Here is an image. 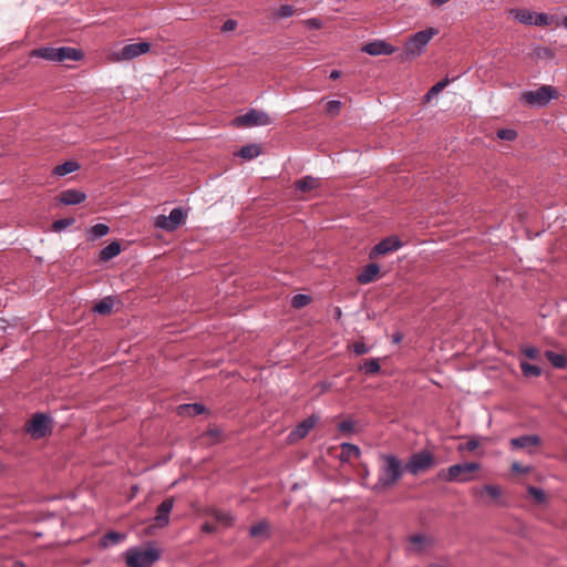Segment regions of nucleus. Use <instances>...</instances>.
I'll return each mask as SVG.
<instances>
[{
  "label": "nucleus",
  "instance_id": "obj_57",
  "mask_svg": "<svg viewBox=\"0 0 567 567\" xmlns=\"http://www.w3.org/2000/svg\"><path fill=\"white\" fill-rule=\"evenodd\" d=\"M561 25L567 29V14L565 16V18L563 19V22H561Z\"/></svg>",
  "mask_w": 567,
  "mask_h": 567
},
{
  "label": "nucleus",
  "instance_id": "obj_45",
  "mask_svg": "<svg viewBox=\"0 0 567 567\" xmlns=\"http://www.w3.org/2000/svg\"><path fill=\"white\" fill-rule=\"evenodd\" d=\"M484 492L493 498H498L502 494L499 486L487 484L484 486Z\"/></svg>",
  "mask_w": 567,
  "mask_h": 567
},
{
  "label": "nucleus",
  "instance_id": "obj_20",
  "mask_svg": "<svg viewBox=\"0 0 567 567\" xmlns=\"http://www.w3.org/2000/svg\"><path fill=\"white\" fill-rule=\"evenodd\" d=\"M206 412V408L202 403L179 404V416H196Z\"/></svg>",
  "mask_w": 567,
  "mask_h": 567
},
{
  "label": "nucleus",
  "instance_id": "obj_43",
  "mask_svg": "<svg viewBox=\"0 0 567 567\" xmlns=\"http://www.w3.org/2000/svg\"><path fill=\"white\" fill-rule=\"evenodd\" d=\"M340 110H341V102L337 101V100H332V101L328 102V104L326 106V112L331 116L339 114Z\"/></svg>",
  "mask_w": 567,
  "mask_h": 567
},
{
  "label": "nucleus",
  "instance_id": "obj_3",
  "mask_svg": "<svg viewBox=\"0 0 567 567\" xmlns=\"http://www.w3.org/2000/svg\"><path fill=\"white\" fill-rule=\"evenodd\" d=\"M32 55L53 62H66L81 60L83 58V52L71 47H42L35 49L32 52Z\"/></svg>",
  "mask_w": 567,
  "mask_h": 567
},
{
  "label": "nucleus",
  "instance_id": "obj_16",
  "mask_svg": "<svg viewBox=\"0 0 567 567\" xmlns=\"http://www.w3.org/2000/svg\"><path fill=\"white\" fill-rule=\"evenodd\" d=\"M86 199V194L78 189H65L60 193L59 202L63 205H78Z\"/></svg>",
  "mask_w": 567,
  "mask_h": 567
},
{
  "label": "nucleus",
  "instance_id": "obj_19",
  "mask_svg": "<svg viewBox=\"0 0 567 567\" xmlns=\"http://www.w3.org/2000/svg\"><path fill=\"white\" fill-rule=\"evenodd\" d=\"M80 164L75 161H66L60 165H56L53 171L52 175L58 177H63L68 174L74 173L80 169Z\"/></svg>",
  "mask_w": 567,
  "mask_h": 567
},
{
  "label": "nucleus",
  "instance_id": "obj_27",
  "mask_svg": "<svg viewBox=\"0 0 567 567\" xmlns=\"http://www.w3.org/2000/svg\"><path fill=\"white\" fill-rule=\"evenodd\" d=\"M261 154V147L258 144L244 145L237 153L244 159H254Z\"/></svg>",
  "mask_w": 567,
  "mask_h": 567
},
{
  "label": "nucleus",
  "instance_id": "obj_9",
  "mask_svg": "<svg viewBox=\"0 0 567 567\" xmlns=\"http://www.w3.org/2000/svg\"><path fill=\"white\" fill-rule=\"evenodd\" d=\"M237 126H266L271 123L269 115L256 109H251L234 120Z\"/></svg>",
  "mask_w": 567,
  "mask_h": 567
},
{
  "label": "nucleus",
  "instance_id": "obj_29",
  "mask_svg": "<svg viewBox=\"0 0 567 567\" xmlns=\"http://www.w3.org/2000/svg\"><path fill=\"white\" fill-rule=\"evenodd\" d=\"M114 307L113 297L109 296L96 302L93 307L94 311L100 315H109L112 312Z\"/></svg>",
  "mask_w": 567,
  "mask_h": 567
},
{
  "label": "nucleus",
  "instance_id": "obj_44",
  "mask_svg": "<svg viewBox=\"0 0 567 567\" xmlns=\"http://www.w3.org/2000/svg\"><path fill=\"white\" fill-rule=\"evenodd\" d=\"M295 13V9L290 4H284L281 6L278 11H277V16L279 18H289L291 17L292 14Z\"/></svg>",
  "mask_w": 567,
  "mask_h": 567
},
{
  "label": "nucleus",
  "instance_id": "obj_58",
  "mask_svg": "<svg viewBox=\"0 0 567 567\" xmlns=\"http://www.w3.org/2000/svg\"><path fill=\"white\" fill-rule=\"evenodd\" d=\"M429 567H445V566L439 565V564H431V565H429Z\"/></svg>",
  "mask_w": 567,
  "mask_h": 567
},
{
  "label": "nucleus",
  "instance_id": "obj_4",
  "mask_svg": "<svg viewBox=\"0 0 567 567\" xmlns=\"http://www.w3.org/2000/svg\"><path fill=\"white\" fill-rule=\"evenodd\" d=\"M124 555L128 567H151L159 558V551L153 547H131Z\"/></svg>",
  "mask_w": 567,
  "mask_h": 567
},
{
  "label": "nucleus",
  "instance_id": "obj_49",
  "mask_svg": "<svg viewBox=\"0 0 567 567\" xmlns=\"http://www.w3.org/2000/svg\"><path fill=\"white\" fill-rule=\"evenodd\" d=\"M511 470L515 473H522V474L530 472L529 466H524V465L519 464L518 462H514L511 466Z\"/></svg>",
  "mask_w": 567,
  "mask_h": 567
},
{
  "label": "nucleus",
  "instance_id": "obj_52",
  "mask_svg": "<svg viewBox=\"0 0 567 567\" xmlns=\"http://www.w3.org/2000/svg\"><path fill=\"white\" fill-rule=\"evenodd\" d=\"M202 529L205 533H213L216 529V526L214 523L206 522L203 524Z\"/></svg>",
  "mask_w": 567,
  "mask_h": 567
},
{
  "label": "nucleus",
  "instance_id": "obj_10",
  "mask_svg": "<svg viewBox=\"0 0 567 567\" xmlns=\"http://www.w3.org/2000/svg\"><path fill=\"white\" fill-rule=\"evenodd\" d=\"M151 43L142 41L138 43L125 44L121 50L113 53L115 61H130L150 51Z\"/></svg>",
  "mask_w": 567,
  "mask_h": 567
},
{
  "label": "nucleus",
  "instance_id": "obj_56",
  "mask_svg": "<svg viewBox=\"0 0 567 567\" xmlns=\"http://www.w3.org/2000/svg\"><path fill=\"white\" fill-rule=\"evenodd\" d=\"M447 1L449 0H431V4L440 7V6L444 4V3H446Z\"/></svg>",
  "mask_w": 567,
  "mask_h": 567
},
{
  "label": "nucleus",
  "instance_id": "obj_32",
  "mask_svg": "<svg viewBox=\"0 0 567 567\" xmlns=\"http://www.w3.org/2000/svg\"><path fill=\"white\" fill-rule=\"evenodd\" d=\"M110 227L105 224H96L92 226L89 230V238L91 240L99 239L101 237H104L109 234Z\"/></svg>",
  "mask_w": 567,
  "mask_h": 567
},
{
  "label": "nucleus",
  "instance_id": "obj_7",
  "mask_svg": "<svg viewBox=\"0 0 567 567\" xmlns=\"http://www.w3.org/2000/svg\"><path fill=\"white\" fill-rule=\"evenodd\" d=\"M558 93L550 85H542L540 87L526 91L522 95V102L532 106H546L551 100L556 99Z\"/></svg>",
  "mask_w": 567,
  "mask_h": 567
},
{
  "label": "nucleus",
  "instance_id": "obj_38",
  "mask_svg": "<svg viewBox=\"0 0 567 567\" xmlns=\"http://www.w3.org/2000/svg\"><path fill=\"white\" fill-rule=\"evenodd\" d=\"M311 301V298L305 293H297L291 299V306L295 308L306 307Z\"/></svg>",
  "mask_w": 567,
  "mask_h": 567
},
{
  "label": "nucleus",
  "instance_id": "obj_5",
  "mask_svg": "<svg viewBox=\"0 0 567 567\" xmlns=\"http://www.w3.org/2000/svg\"><path fill=\"white\" fill-rule=\"evenodd\" d=\"M53 429V420L44 413H35L25 423V432L34 440L42 439L50 434Z\"/></svg>",
  "mask_w": 567,
  "mask_h": 567
},
{
  "label": "nucleus",
  "instance_id": "obj_13",
  "mask_svg": "<svg viewBox=\"0 0 567 567\" xmlns=\"http://www.w3.org/2000/svg\"><path fill=\"white\" fill-rule=\"evenodd\" d=\"M362 51L369 55H390L395 49L384 40H374L363 45Z\"/></svg>",
  "mask_w": 567,
  "mask_h": 567
},
{
  "label": "nucleus",
  "instance_id": "obj_47",
  "mask_svg": "<svg viewBox=\"0 0 567 567\" xmlns=\"http://www.w3.org/2000/svg\"><path fill=\"white\" fill-rule=\"evenodd\" d=\"M303 24L312 30H318L322 27V21L318 18H310L303 21Z\"/></svg>",
  "mask_w": 567,
  "mask_h": 567
},
{
  "label": "nucleus",
  "instance_id": "obj_15",
  "mask_svg": "<svg viewBox=\"0 0 567 567\" xmlns=\"http://www.w3.org/2000/svg\"><path fill=\"white\" fill-rule=\"evenodd\" d=\"M509 444H511L512 449H514V450H517V449L528 450L529 447H535V446L540 445V437L536 434L522 435V436L513 437L509 441Z\"/></svg>",
  "mask_w": 567,
  "mask_h": 567
},
{
  "label": "nucleus",
  "instance_id": "obj_6",
  "mask_svg": "<svg viewBox=\"0 0 567 567\" xmlns=\"http://www.w3.org/2000/svg\"><path fill=\"white\" fill-rule=\"evenodd\" d=\"M480 468V464L475 462L463 463V464H454L447 468L439 473V478L447 481V482H461L465 483L471 481L470 474L477 471Z\"/></svg>",
  "mask_w": 567,
  "mask_h": 567
},
{
  "label": "nucleus",
  "instance_id": "obj_31",
  "mask_svg": "<svg viewBox=\"0 0 567 567\" xmlns=\"http://www.w3.org/2000/svg\"><path fill=\"white\" fill-rule=\"evenodd\" d=\"M212 518L223 526H229L233 523V516L229 513L221 512L219 509H212Z\"/></svg>",
  "mask_w": 567,
  "mask_h": 567
},
{
  "label": "nucleus",
  "instance_id": "obj_34",
  "mask_svg": "<svg viewBox=\"0 0 567 567\" xmlns=\"http://www.w3.org/2000/svg\"><path fill=\"white\" fill-rule=\"evenodd\" d=\"M554 21V17L547 13H537L534 12L533 25L537 27H547L550 25Z\"/></svg>",
  "mask_w": 567,
  "mask_h": 567
},
{
  "label": "nucleus",
  "instance_id": "obj_40",
  "mask_svg": "<svg viewBox=\"0 0 567 567\" xmlns=\"http://www.w3.org/2000/svg\"><path fill=\"white\" fill-rule=\"evenodd\" d=\"M268 532V524L266 522H259L250 528V535L252 537L265 536Z\"/></svg>",
  "mask_w": 567,
  "mask_h": 567
},
{
  "label": "nucleus",
  "instance_id": "obj_12",
  "mask_svg": "<svg viewBox=\"0 0 567 567\" xmlns=\"http://www.w3.org/2000/svg\"><path fill=\"white\" fill-rule=\"evenodd\" d=\"M403 243L395 236H390L379 241L371 250L370 258L383 256L389 252L399 250Z\"/></svg>",
  "mask_w": 567,
  "mask_h": 567
},
{
  "label": "nucleus",
  "instance_id": "obj_51",
  "mask_svg": "<svg viewBox=\"0 0 567 567\" xmlns=\"http://www.w3.org/2000/svg\"><path fill=\"white\" fill-rule=\"evenodd\" d=\"M478 445H480L478 440L471 439L466 443V449L472 452V451L476 450L478 447Z\"/></svg>",
  "mask_w": 567,
  "mask_h": 567
},
{
  "label": "nucleus",
  "instance_id": "obj_39",
  "mask_svg": "<svg viewBox=\"0 0 567 567\" xmlns=\"http://www.w3.org/2000/svg\"><path fill=\"white\" fill-rule=\"evenodd\" d=\"M528 494L536 501L538 504H543L546 502V494L542 488L529 486Z\"/></svg>",
  "mask_w": 567,
  "mask_h": 567
},
{
  "label": "nucleus",
  "instance_id": "obj_24",
  "mask_svg": "<svg viewBox=\"0 0 567 567\" xmlns=\"http://www.w3.org/2000/svg\"><path fill=\"white\" fill-rule=\"evenodd\" d=\"M125 539V535L118 532H109L100 539V546L103 548H107L110 546H114L120 544Z\"/></svg>",
  "mask_w": 567,
  "mask_h": 567
},
{
  "label": "nucleus",
  "instance_id": "obj_35",
  "mask_svg": "<svg viewBox=\"0 0 567 567\" xmlns=\"http://www.w3.org/2000/svg\"><path fill=\"white\" fill-rule=\"evenodd\" d=\"M223 437V431L218 427L209 429L204 434V440L208 443H217Z\"/></svg>",
  "mask_w": 567,
  "mask_h": 567
},
{
  "label": "nucleus",
  "instance_id": "obj_42",
  "mask_svg": "<svg viewBox=\"0 0 567 567\" xmlns=\"http://www.w3.org/2000/svg\"><path fill=\"white\" fill-rule=\"evenodd\" d=\"M497 137L511 142L517 137V133L512 128H502L497 131Z\"/></svg>",
  "mask_w": 567,
  "mask_h": 567
},
{
  "label": "nucleus",
  "instance_id": "obj_25",
  "mask_svg": "<svg viewBox=\"0 0 567 567\" xmlns=\"http://www.w3.org/2000/svg\"><path fill=\"white\" fill-rule=\"evenodd\" d=\"M319 186H320V181L310 175L305 176L301 179L296 182L297 189H299L300 192H303V193L316 189Z\"/></svg>",
  "mask_w": 567,
  "mask_h": 567
},
{
  "label": "nucleus",
  "instance_id": "obj_41",
  "mask_svg": "<svg viewBox=\"0 0 567 567\" xmlns=\"http://www.w3.org/2000/svg\"><path fill=\"white\" fill-rule=\"evenodd\" d=\"M449 83V79H445V80H442V81H439L437 83H435L431 89L430 91L426 93L425 97L426 100L429 101L433 95L440 93Z\"/></svg>",
  "mask_w": 567,
  "mask_h": 567
},
{
  "label": "nucleus",
  "instance_id": "obj_14",
  "mask_svg": "<svg viewBox=\"0 0 567 567\" xmlns=\"http://www.w3.org/2000/svg\"><path fill=\"white\" fill-rule=\"evenodd\" d=\"M318 419L313 415L300 422L289 434L291 441L306 437L316 425Z\"/></svg>",
  "mask_w": 567,
  "mask_h": 567
},
{
  "label": "nucleus",
  "instance_id": "obj_2",
  "mask_svg": "<svg viewBox=\"0 0 567 567\" xmlns=\"http://www.w3.org/2000/svg\"><path fill=\"white\" fill-rule=\"evenodd\" d=\"M437 33V29L427 28L411 34L404 43V59L409 60L420 56L431 39Z\"/></svg>",
  "mask_w": 567,
  "mask_h": 567
},
{
  "label": "nucleus",
  "instance_id": "obj_50",
  "mask_svg": "<svg viewBox=\"0 0 567 567\" xmlns=\"http://www.w3.org/2000/svg\"><path fill=\"white\" fill-rule=\"evenodd\" d=\"M236 27H237V22L233 19H228L224 22V24L221 27V31H224V32L233 31V30H235Z\"/></svg>",
  "mask_w": 567,
  "mask_h": 567
},
{
  "label": "nucleus",
  "instance_id": "obj_37",
  "mask_svg": "<svg viewBox=\"0 0 567 567\" xmlns=\"http://www.w3.org/2000/svg\"><path fill=\"white\" fill-rule=\"evenodd\" d=\"M74 223H75V219L73 217L58 219V220L53 221L52 229L54 231H61V230L72 226Z\"/></svg>",
  "mask_w": 567,
  "mask_h": 567
},
{
  "label": "nucleus",
  "instance_id": "obj_48",
  "mask_svg": "<svg viewBox=\"0 0 567 567\" xmlns=\"http://www.w3.org/2000/svg\"><path fill=\"white\" fill-rule=\"evenodd\" d=\"M523 353L530 360H537L539 358V350L535 347L524 348Z\"/></svg>",
  "mask_w": 567,
  "mask_h": 567
},
{
  "label": "nucleus",
  "instance_id": "obj_54",
  "mask_svg": "<svg viewBox=\"0 0 567 567\" xmlns=\"http://www.w3.org/2000/svg\"><path fill=\"white\" fill-rule=\"evenodd\" d=\"M340 75H341V72H340L339 70H332V71L330 72L329 78H330V79H332V80H337V79H339V78H340Z\"/></svg>",
  "mask_w": 567,
  "mask_h": 567
},
{
  "label": "nucleus",
  "instance_id": "obj_17",
  "mask_svg": "<svg viewBox=\"0 0 567 567\" xmlns=\"http://www.w3.org/2000/svg\"><path fill=\"white\" fill-rule=\"evenodd\" d=\"M155 226L169 231L177 229V207L173 208L168 216H157Z\"/></svg>",
  "mask_w": 567,
  "mask_h": 567
},
{
  "label": "nucleus",
  "instance_id": "obj_53",
  "mask_svg": "<svg viewBox=\"0 0 567 567\" xmlns=\"http://www.w3.org/2000/svg\"><path fill=\"white\" fill-rule=\"evenodd\" d=\"M403 339V336L400 332L393 333L392 336V342L393 343H400Z\"/></svg>",
  "mask_w": 567,
  "mask_h": 567
},
{
  "label": "nucleus",
  "instance_id": "obj_8",
  "mask_svg": "<svg viewBox=\"0 0 567 567\" xmlns=\"http://www.w3.org/2000/svg\"><path fill=\"white\" fill-rule=\"evenodd\" d=\"M434 465V457L429 451H421L411 455L408 463L404 465L406 472L412 475H417L427 471Z\"/></svg>",
  "mask_w": 567,
  "mask_h": 567
},
{
  "label": "nucleus",
  "instance_id": "obj_30",
  "mask_svg": "<svg viewBox=\"0 0 567 567\" xmlns=\"http://www.w3.org/2000/svg\"><path fill=\"white\" fill-rule=\"evenodd\" d=\"M409 540L411 545L408 550L414 553H421L424 545L427 543L426 537L421 534L412 535Z\"/></svg>",
  "mask_w": 567,
  "mask_h": 567
},
{
  "label": "nucleus",
  "instance_id": "obj_1",
  "mask_svg": "<svg viewBox=\"0 0 567 567\" xmlns=\"http://www.w3.org/2000/svg\"><path fill=\"white\" fill-rule=\"evenodd\" d=\"M382 464L379 468V476L371 489L375 493L386 491L394 486L405 471L402 462L393 454H381Z\"/></svg>",
  "mask_w": 567,
  "mask_h": 567
},
{
  "label": "nucleus",
  "instance_id": "obj_26",
  "mask_svg": "<svg viewBox=\"0 0 567 567\" xmlns=\"http://www.w3.org/2000/svg\"><path fill=\"white\" fill-rule=\"evenodd\" d=\"M341 460L350 461L353 457H359L361 455L360 447L352 443H341Z\"/></svg>",
  "mask_w": 567,
  "mask_h": 567
},
{
  "label": "nucleus",
  "instance_id": "obj_36",
  "mask_svg": "<svg viewBox=\"0 0 567 567\" xmlns=\"http://www.w3.org/2000/svg\"><path fill=\"white\" fill-rule=\"evenodd\" d=\"M380 369L381 365L378 359H369L361 367V370H363L367 374H375L380 371Z\"/></svg>",
  "mask_w": 567,
  "mask_h": 567
},
{
  "label": "nucleus",
  "instance_id": "obj_28",
  "mask_svg": "<svg viewBox=\"0 0 567 567\" xmlns=\"http://www.w3.org/2000/svg\"><path fill=\"white\" fill-rule=\"evenodd\" d=\"M338 431L341 435L350 437L359 431L358 422L353 420H344L338 424Z\"/></svg>",
  "mask_w": 567,
  "mask_h": 567
},
{
  "label": "nucleus",
  "instance_id": "obj_18",
  "mask_svg": "<svg viewBox=\"0 0 567 567\" xmlns=\"http://www.w3.org/2000/svg\"><path fill=\"white\" fill-rule=\"evenodd\" d=\"M380 272V266L375 262L368 264L357 276V281L361 285H367L375 280Z\"/></svg>",
  "mask_w": 567,
  "mask_h": 567
},
{
  "label": "nucleus",
  "instance_id": "obj_33",
  "mask_svg": "<svg viewBox=\"0 0 567 567\" xmlns=\"http://www.w3.org/2000/svg\"><path fill=\"white\" fill-rule=\"evenodd\" d=\"M520 370L524 377H539L542 374V369L538 365L530 364L526 361H520L519 363Z\"/></svg>",
  "mask_w": 567,
  "mask_h": 567
},
{
  "label": "nucleus",
  "instance_id": "obj_21",
  "mask_svg": "<svg viewBox=\"0 0 567 567\" xmlns=\"http://www.w3.org/2000/svg\"><path fill=\"white\" fill-rule=\"evenodd\" d=\"M509 16L513 17L519 23L533 25L534 11L527 9H511Z\"/></svg>",
  "mask_w": 567,
  "mask_h": 567
},
{
  "label": "nucleus",
  "instance_id": "obj_46",
  "mask_svg": "<svg viewBox=\"0 0 567 567\" xmlns=\"http://www.w3.org/2000/svg\"><path fill=\"white\" fill-rule=\"evenodd\" d=\"M371 348L367 346L364 342H355L353 344V352L358 355H362L369 353Z\"/></svg>",
  "mask_w": 567,
  "mask_h": 567
},
{
  "label": "nucleus",
  "instance_id": "obj_11",
  "mask_svg": "<svg viewBox=\"0 0 567 567\" xmlns=\"http://www.w3.org/2000/svg\"><path fill=\"white\" fill-rule=\"evenodd\" d=\"M173 506H174L173 497H169V498H166L165 501H163L158 505V507L156 509V514L153 517L150 527L151 528H154V527L162 528V527L166 526L169 522V514L173 509Z\"/></svg>",
  "mask_w": 567,
  "mask_h": 567
},
{
  "label": "nucleus",
  "instance_id": "obj_23",
  "mask_svg": "<svg viewBox=\"0 0 567 567\" xmlns=\"http://www.w3.org/2000/svg\"><path fill=\"white\" fill-rule=\"evenodd\" d=\"M545 358L556 369L567 368V357L564 353H557L555 351L547 350L545 351Z\"/></svg>",
  "mask_w": 567,
  "mask_h": 567
},
{
  "label": "nucleus",
  "instance_id": "obj_55",
  "mask_svg": "<svg viewBox=\"0 0 567 567\" xmlns=\"http://www.w3.org/2000/svg\"><path fill=\"white\" fill-rule=\"evenodd\" d=\"M178 215H179V226H181V225L184 223V220H185V217H186L187 213H185V212L179 207Z\"/></svg>",
  "mask_w": 567,
  "mask_h": 567
},
{
  "label": "nucleus",
  "instance_id": "obj_22",
  "mask_svg": "<svg viewBox=\"0 0 567 567\" xmlns=\"http://www.w3.org/2000/svg\"><path fill=\"white\" fill-rule=\"evenodd\" d=\"M121 252V245L118 241H112L100 251V260L109 261Z\"/></svg>",
  "mask_w": 567,
  "mask_h": 567
}]
</instances>
